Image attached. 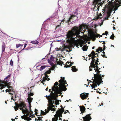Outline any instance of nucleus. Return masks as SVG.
<instances>
[{"mask_svg": "<svg viewBox=\"0 0 121 121\" xmlns=\"http://www.w3.org/2000/svg\"><path fill=\"white\" fill-rule=\"evenodd\" d=\"M60 78L61 79L59 81L60 84L58 82H56L54 84V86L52 87V90L54 92H52L50 95L48 96L47 95L46 96L48 103L51 104V110L53 111L56 110V109L54 108L55 107L54 105L59 104L58 100L57 99L58 97L60 95H58V94H61L62 91H65L67 89L65 84H67V83H66V81L65 80V78L61 77Z\"/></svg>", "mask_w": 121, "mask_h": 121, "instance_id": "obj_1", "label": "nucleus"}, {"mask_svg": "<svg viewBox=\"0 0 121 121\" xmlns=\"http://www.w3.org/2000/svg\"><path fill=\"white\" fill-rule=\"evenodd\" d=\"M82 28H79L78 27H76L72 31H68L66 35L67 42L70 44L71 43L73 40H75L76 36L80 34L81 31L82 30Z\"/></svg>", "mask_w": 121, "mask_h": 121, "instance_id": "obj_2", "label": "nucleus"}, {"mask_svg": "<svg viewBox=\"0 0 121 121\" xmlns=\"http://www.w3.org/2000/svg\"><path fill=\"white\" fill-rule=\"evenodd\" d=\"M17 106L22 111L23 113L26 114L25 116L26 117L24 118V120L28 121H30L31 120V118L29 117V114H27L29 112V111L27 108L25 104L23 102H21L19 104H18Z\"/></svg>", "mask_w": 121, "mask_h": 121, "instance_id": "obj_3", "label": "nucleus"}, {"mask_svg": "<svg viewBox=\"0 0 121 121\" xmlns=\"http://www.w3.org/2000/svg\"><path fill=\"white\" fill-rule=\"evenodd\" d=\"M10 77V75H9L6 78H4V80L2 84V85L3 86V88L1 89H3V88H5V87L7 86L8 89L5 90L6 92H12L13 91V87L12 86H9V79Z\"/></svg>", "mask_w": 121, "mask_h": 121, "instance_id": "obj_4", "label": "nucleus"}, {"mask_svg": "<svg viewBox=\"0 0 121 121\" xmlns=\"http://www.w3.org/2000/svg\"><path fill=\"white\" fill-rule=\"evenodd\" d=\"M77 15L78 13L77 12H74L73 14L71 15L69 19L66 22H68L69 24V23H72V22L75 21L78 19Z\"/></svg>", "mask_w": 121, "mask_h": 121, "instance_id": "obj_5", "label": "nucleus"}, {"mask_svg": "<svg viewBox=\"0 0 121 121\" xmlns=\"http://www.w3.org/2000/svg\"><path fill=\"white\" fill-rule=\"evenodd\" d=\"M98 62L95 61L94 60H92L91 63L90 65L91 66L89 67V69L90 71H92V69H91L92 68H94V70H97L99 68L98 66Z\"/></svg>", "mask_w": 121, "mask_h": 121, "instance_id": "obj_6", "label": "nucleus"}, {"mask_svg": "<svg viewBox=\"0 0 121 121\" xmlns=\"http://www.w3.org/2000/svg\"><path fill=\"white\" fill-rule=\"evenodd\" d=\"M51 72V70H47L44 73L45 76L43 77V79H42V81L41 80V82L43 84H44V82H45L46 80L48 81L50 80L49 78H48L49 76V75H48V74H49Z\"/></svg>", "mask_w": 121, "mask_h": 121, "instance_id": "obj_7", "label": "nucleus"}, {"mask_svg": "<svg viewBox=\"0 0 121 121\" xmlns=\"http://www.w3.org/2000/svg\"><path fill=\"white\" fill-rule=\"evenodd\" d=\"M98 36L102 37V35H100L99 34H98L96 32L92 33L90 36V37L93 41H95L96 39V37H98Z\"/></svg>", "mask_w": 121, "mask_h": 121, "instance_id": "obj_8", "label": "nucleus"}, {"mask_svg": "<svg viewBox=\"0 0 121 121\" xmlns=\"http://www.w3.org/2000/svg\"><path fill=\"white\" fill-rule=\"evenodd\" d=\"M101 78L99 79L98 77H97L94 80L95 85L97 84L98 86H99L100 84H101V83L103 82L102 78L101 77H100Z\"/></svg>", "mask_w": 121, "mask_h": 121, "instance_id": "obj_9", "label": "nucleus"}, {"mask_svg": "<svg viewBox=\"0 0 121 121\" xmlns=\"http://www.w3.org/2000/svg\"><path fill=\"white\" fill-rule=\"evenodd\" d=\"M89 94L86 93H86L84 92L83 93L80 94V97L82 99H86L87 98V97H88V95Z\"/></svg>", "mask_w": 121, "mask_h": 121, "instance_id": "obj_10", "label": "nucleus"}, {"mask_svg": "<svg viewBox=\"0 0 121 121\" xmlns=\"http://www.w3.org/2000/svg\"><path fill=\"white\" fill-rule=\"evenodd\" d=\"M63 112L61 110H58L56 112V114L60 118L62 117V114Z\"/></svg>", "mask_w": 121, "mask_h": 121, "instance_id": "obj_11", "label": "nucleus"}, {"mask_svg": "<svg viewBox=\"0 0 121 121\" xmlns=\"http://www.w3.org/2000/svg\"><path fill=\"white\" fill-rule=\"evenodd\" d=\"M27 99L28 101V103L29 104V105H30L31 103V102L32 100L33 99V98L30 97H29L27 98ZM31 106H29V108H30V111H31Z\"/></svg>", "mask_w": 121, "mask_h": 121, "instance_id": "obj_12", "label": "nucleus"}, {"mask_svg": "<svg viewBox=\"0 0 121 121\" xmlns=\"http://www.w3.org/2000/svg\"><path fill=\"white\" fill-rule=\"evenodd\" d=\"M98 55L97 54V53H95V54H94V55L93 56H92L91 57V59H92V60H93L95 61L96 60V62H99V61L98 60H95L94 59V58L95 57H98Z\"/></svg>", "mask_w": 121, "mask_h": 121, "instance_id": "obj_13", "label": "nucleus"}, {"mask_svg": "<svg viewBox=\"0 0 121 121\" xmlns=\"http://www.w3.org/2000/svg\"><path fill=\"white\" fill-rule=\"evenodd\" d=\"M98 4V3L95 4V7L94 8V9H95L96 11L99 10V8L100 6Z\"/></svg>", "mask_w": 121, "mask_h": 121, "instance_id": "obj_14", "label": "nucleus"}, {"mask_svg": "<svg viewBox=\"0 0 121 121\" xmlns=\"http://www.w3.org/2000/svg\"><path fill=\"white\" fill-rule=\"evenodd\" d=\"M41 113L43 115H44L46 114L47 113H48L49 112V111L47 109H45V112L44 111H43L42 110H41Z\"/></svg>", "mask_w": 121, "mask_h": 121, "instance_id": "obj_15", "label": "nucleus"}, {"mask_svg": "<svg viewBox=\"0 0 121 121\" xmlns=\"http://www.w3.org/2000/svg\"><path fill=\"white\" fill-rule=\"evenodd\" d=\"M54 117L52 118V121H57L58 119V117L55 114L54 115Z\"/></svg>", "mask_w": 121, "mask_h": 121, "instance_id": "obj_16", "label": "nucleus"}, {"mask_svg": "<svg viewBox=\"0 0 121 121\" xmlns=\"http://www.w3.org/2000/svg\"><path fill=\"white\" fill-rule=\"evenodd\" d=\"M111 13L109 12H107L106 16L104 17V19L108 20V18L110 16Z\"/></svg>", "mask_w": 121, "mask_h": 121, "instance_id": "obj_17", "label": "nucleus"}, {"mask_svg": "<svg viewBox=\"0 0 121 121\" xmlns=\"http://www.w3.org/2000/svg\"><path fill=\"white\" fill-rule=\"evenodd\" d=\"M84 33L86 32V33L87 34L90 33L91 32V30H89L88 28L86 29L85 30H84Z\"/></svg>", "mask_w": 121, "mask_h": 121, "instance_id": "obj_18", "label": "nucleus"}, {"mask_svg": "<svg viewBox=\"0 0 121 121\" xmlns=\"http://www.w3.org/2000/svg\"><path fill=\"white\" fill-rule=\"evenodd\" d=\"M72 70L73 72H76L78 70L75 66H72Z\"/></svg>", "mask_w": 121, "mask_h": 121, "instance_id": "obj_19", "label": "nucleus"}, {"mask_svg": "<svg viewBox=\"0 0 121 121\" xmlns=\"http://www.w3.org/2000/svg\"><path fill=\"white\" fill-rule=\"evenodd\" d=\"M89 81L91 82V83H93V86L92 85H91V84L90 85L91 86L92 88V89L94 88H95V87H96L97 86V84H95V85L94 84H95V83H94V82H91L90 80H89Z\"/></svg>", "mask_w": 121, "mask_h": 121, "instance_id": "obj_20", "label": "nucleus"}, {"mask_svg": "<svg viewBox=\"0 0 121 121\" xmlns=\"http://www.w3.org/2000/svg\"><path fill=\"white\" fill-rule=\"evenodd\" d=\"M59 60L60 61H56V64L58 65H61V66H62V65L64 63L63 62L60 61V60Z\"/></svg>", "mask_w": 121, "mask_h": 121, "instance_id": "obj_21", "label": "nucleus"}, {"mask_svg": "<svg viewBox=\"0 0 121 121\" xmlns=\"http://www.w3.org/2000/svg\"><path fill=\"white\" fill-rule=\"evenodd\" d=\"M82 50L84 51H86L87 50L88 48L87 47V46L84 45L82 48Z\"/></svg>", "mask_w": 121, "mask_h": 121, "instance_id": "obj_22", "label": "nucleus"}, {"mask_svg": "<svg viewBox=\"0 0 121 121\" xmlns=\"http://www.w3.org/2000/svg\"><path fill=\"white\" fill-rule=\"evenodd\" d=\"M80 110L81 112L82 113V114H83L82 113L83 112V111H85V108L83 106L82 108H80Z\"/></svg>", "mask_w": 121, "mask_h": 121, "instance_id": "obj_23", "label": "nucleus"}, {"mask_svg": "<svg viewBox=\"0 0 121 121\" xmlns=\"http://www.w3.org/2000/svg\"><path fill=\"white\" fill-rule=\"evenodd\" d=\"M10 94H11V95H12V96L11 97V100H12V99H13V100H14L15 101V100L14 99H13V95H14V94H13V93H9ZM14 95L15 96H14V98H16V95L14 93Z\"/></svg>", "mask_w": 121, "mask_h": 121, "instance_id": "obj_24", "label": "nucleus"}, {"mask_svg": "<svg viewBox=\"0 0 121 121\" xmlns=\"http://www.w3.org/2000/svg\"><path fill=\"white\" fill-rule=\"evenodd\" d=\"M31 43L33 44H37L39 43V42L38 41L35 40L32 41Z\"/></svg>", "mask_w": 121, "mask_h": 121, "instance_id": "obj_25", "label": "nucleus"}, {"mask_svg": "<svg viewBox=\"0 0 121 121\" xmlns=\"http://www.w3.org/2000/svg\"><path fill=\"white\" fill-rule=\"evenodd\" d=\"M48 63L52 66L54 64L51 61V60H50L49 59L48 60Z\"/></svg>", "mask_w": 121, "mask_h": 121, "instance_id": "obj_26", "label": "nucleus"}, {"mask_svg": "<svg viewBox=\"0 0 121 121\" xmlns=\"http://www.w3.org/2000/svg\"><path fill=\"white\" fill-rule=\"evenodd\" d=\"M5 49V46L4 45L2 46V53H3Z\"/></svg>", "mask_w": 121, "mask_h": 121, "instance_id": "obj_27", "label": "nucleus"}, {"mask_svg": "<svg viewBox=\"0 0 121 121\" xmlns=\"http://www.w3.org/2000/svg\"><path fill=\"white\" fill-rule=\"evenodd\" d=\"M46 67V66L45 65H43L41 66L40 69V71L42 70L43 69H45Z\"/></svg>", "mask_w": 121, "mask_h": 121, "instance_id": "obj_28", "label": "nucleus"}, {"mask_svg": "<svg viewBox=\"0 0 121 121\" xmlns=\"http://www.w3.org/2000/svg\"><path fill=\"white\" fill-rule=\"evenodd\" d=\"M86 120L85 121H90V120L91 119V117H86Z\"/></svg>", "mask_w": 121, "mask_h": 121, "instance_id": "obj_29", "label": "nucleus"}, {"mask_svg": "<svg viewBox=\"0 0 121 121\" xmlns=\"http://www.w3.org/2000/svg\"><path fill=\"white\" fill-rule=\"evenodd\" d=\"M61 23L62 22L60 23L58 25L56 26V29H59V28L60 27V26H61Z\"/></svg>", "mask_w": 121, "mask_h": 121, "instance_id": "obj_30", "label": "nucleus"}, {"mask_svg": "<svg viewBox=\"0 0 121 121\" xmlns=\"http://www.w3.org/2000/svg\"><path fill=\"white\" fill-rule=\"evenodd\" d=\"M54 57L52 55L50 58V60L53 61L54 60Z\"/></svg>", "mask_w": 121, "mask_h": 121, "instance_id": "obj_31", "label": "nucleus"}, {"mask_svg": "<svg viewBox=\"0 0 121 121\" xmlns=\"http://www.w3.org/2000/svg\"><path fill=\"white\" fill-rule=\"evenodd\" d=\"M98 17L99 18L101 19L102 17V16L101 13H100L99 15H98Z\"/></svg>", "mask_w": 121, "mask_h": 121, "instance_id": "obj_32", "label": "nucleus"}, {"mask_svg": "<svg viewBox=\"0 0 121 121\" xmlns=\"http://www.w3.org/2000/svg\"><path fill=\"white\" fill-rule=\"evenodd\" d=\"M95 71L97 72H96V74H94V76L96 75L97 74H99V73H100V71L99 70H95Z\"/></svg>", "mask_w": 121, "mask_h": 121, "instance_id": "obj_33", "label": "nucleus"}, {"mask_svg": "<svg viewBox=\"0 0 121 121\" xmlns=\"http://www.w3.org/2000/svg\"><path fill=\"white\" fill-rule=\"evenodd\" d=\"M114 34H112L110 37V39L112 40H113L114 39Z\"/></svg>", "mask_w": 121, "mask_h": 121, "instance_id": "obj_34", "label": "nucleus"}, {"mask_svg": "<svg viewBox=\"0 0 121 121\" xmlns=\"http://www.w3.org/2000/svg\"><path fill=\"white\" fill-rule=\"evenodd\" d=\"M95 54V52L93 51H92L91 52V54L92 55V56H93L94 55V54Z\"/></svg>", "mask_w": 121, "mask_h": 121, "instance_id": "obj_35", "label": "nucleus"}, {"mask_svg": "<svg viewBox=\"0 0 121 121\" xmlns=\"http://www.w3.org/2000/svg\"><path fill=\"white\" fill-rule=\"evenodd\" d=\"M13 62L12 61V60H10V64L12 66L13 65Z\"/></svg>", "mask_w": 121, "mask_h": 121, "instance_id": "obj_36", "label": "nucleus"}, {"mask_svg": "<svg viewBox=\"0 0 121 121\" xmlns=\"http://www.w3.org/2000/svg\"><path fill=\"white\" fill-rule=\"evenodd\" d=\"M98 49L99 51H102V50L103 49L102 48L100 47L98 48Z\"/></svg>", "mask_w": 121, "mask_h": 121, "instance_id": "obj_37", "label": "nucleus"}, {"mask_svg": "<svg viewBox=\"0 0 121 121\" xmlns=\"http://www.w3.org/2000/svg\"><path fill=\"white\" fill-rule=\"evenodd\" d=\"M22 45L20 44H17L16 45V47L17 48H18L19 47L21 46Z\"/></svg>", "mask_w": 121, "mask_h": 121, "instance_id": "obj_38", "label": "nucleus"}, {"mask_svg": "<svg viewBox=\"0 0 121 121\" xmlns=\"http://www.w3.org/2000/svg\"><path fill=\"white\" fill-rule=\"evenodd\" d=\"M115 9H116L115 8H114V6H113V8L111 9L112 12V11H114V10H115ZM115 11L113 13H115Z\"/></svg>", "mask_w": 121, "mask_h": 121, "instance_id": "obj_39", "label": "nucleus"}, {"mask_svg": "<svg viewBox=\"0 0 121 121\" xmlns=\"http://www.w3.org/2000/svg\"><path fill=\"white\" fill-rule=\"evenodd\" d=\"M55 50H56L57 51H59L60 50H61V49L60 48H55Z\"/></svg>", "mask_w": 121, "mask_h": 121, "instance_id": "obj_40", "label": "nucleus"}, {"mask_svg": "<svg viewBox=\"0 0 121 121\" xmlns=\"http://www.w3.org/2000/svg\"><path fill=\"white\" fill-rule=\"evenodd\" d=\"M99 76H100V78H99L100 79L101 78L100 77H101V76L102 77H104V75H101V74H99Z\"/></svg>", "mask_w": 121, "mask_h": 121, "instance_id": "obj_41", "label": "nucleus"}, {"mask_svg": "<svg viewBox=\"0 0 121 121\" xmlns=\"http://www.w3.org/2000/svg\"><path fill=\"white\" fill-rule=\"evenodd\" d=\"M91 115V114H88L87 115H86V117H90V115Z\"/></svg>", "mask_w": 121, "mask_h": 121, "instance_id": "obj_42", "label": "nucleus"}, {"mask_svg": "<svg viewBox=\"0 0 121 121\" xmlns=\"http://www.w3.org/2000/svg\"><path fill=\"white\" fill-rule=\"evenodd\" d=\"M41 117H38V119H39V120L42 121V119L41 118Z\"/></svg>", "mask_w": 121, "mask_h": 121, "instance_id": "obj_43", "label": "nucleus"}, {"mask_svg": "<svg viewBox=\"0 0 121 121\" xmlns=\"http://www.w3.org/2000/svg\"><path fill=\"white\" fill-rule=\"evenodd\" d=\"M29 95L30 96H32L33 95V94L32 93H30V94H29Z\"/></svg>", "mask_w": 121, "mask_h": 121, "instance_id": "obj_44", "label": "nucleus"}, {"mask_svg": "<svg viewBox=\"0 0 121 121\" xmlns=\"http://www.w3.org/2000/svg\"><path fill=\"white\" fill-rule=\"evenodd\" d=\"M26 117V116L25 117H23V116H22L21 117V118L22 119H24V118H25Z\"/></svg>", "mask_w": 121, "mask_h": 121, "instance_id": "obj_45", "label": "nucleus"}, {"mask_svg": "<svg viewBox=\"0 0 121 121\" xmlns=\"http://www.w3.org/2000/svg\"><path fill=\"white\" fill-rule=\"evenodd\" d=\"M88 56L89 57H91L92 56V55L91 54H90Z\"/></svg>", "mask_w": 121, "mask_h": 121, "instance_id": "obj_46", "label": "nucleus"}, {"mask_svg": "<svg viewBox=\"0 0 121 121\" xmlns=\"http://www.w3.org/2000/svg\"><path fill=\"white\" fill-rule=\"evenodd\" d=\"M27 45V44L26 43H25V44L24 46V48H25L26 47Z\"/></svg>", "mask_w": 121, "mask_h": 121, "instance_id": "obj_47", "label": "nucleus"}, {"mask_svg": "<svg viewBox=\"0 0 121 121\" xmlns=\"http://www.w3.org/2000/svg\"><path fill=\"white\" fill-rule=\"evenodd\" d=\"M105 45H103L104 46ZM106 47H104V48L103 49V50H102V51H104V50L105 49V48Z\"/></svg>", "mask_w": 121, "mask_h": 121, "instance_id": "obj_48", "label": "nucleus"}, {"mask_svg": "<svg viewBox=\"0 0 121 121\" xmlns=\"http://www.w3.org/2000/svg\"><path fill=\"white\" fill-rule=\"evenodd\" d=\"M64 21H62L61 22H62V23H61V24H64Z\"/></svg>", "mask_w": 121, "mask_h": 121, "instance_id": "obj_49", "label": "nucleus"}, {"mask_svg": "<svg viewBox=\"0 0 121 121\" xmlns=\"http://www.w3.org/2000/svg\"><path fill=\"white\" fill-rule=\"evenodd\" d=\"M70 66H69V65H67L66 67V68H69V67H70Z\"/></svg>", "mask_w": 121, "mask_h": 121, "instance_id": "obj_50", "label": "nucleus"}, {"mask_svg": "<svg viewBox=\"0 0 121 121\" xmlns=\"http://www.w3.org/2000/svg\"><path fill=\"white\" fill-rule=\"evenodd\" d=\"M108 32H107V31H105V34H106V35H107V34H108Z\"/></svg>", "mask_w": 121, "mask_h": 121, "instance_id": "obj_51", "label": "nucleus"}, {"mask_svg": "<svg viewBox=\"0 0 121 121\" xmlns=\"http://www.w3.org/2000/svg\"><path fill=\"white\" fill-rule=\"evenodd\" d=\"M103 44H105V41H103Z\"/></svg>", "mask_w": 121, "mask_h": 121, "instance_id": "obj_52", "label": "nucleus"}, {"mask_svg": "<svg viewBox=\"0 0 121 121\" xmlns=\"http://www.w3.org/2000/svg\"><path fill=\"white\" fill-rule=\"evenodd\" d=\"M105 56V54H104V55H103V56L104 57H105V58H107V57H106V56Z\"/></svg>", "mask_w": 121, "mask_h": 121, "instance_id": "obj_53", "label": "nucleus"}, {"mask_svg": "<svg viewBox=\"0 0 121 121\" xmlns=\"http://www.w3.org/2000/svg\"><path fill=\"white\" fill-rule=\"evenodd\" d=\"M62 111L63 112H64V108H62Z\"/></svg>", "mask_w": 121, "mask_h": 121, "instance_id": "obj_54", "label": "nucleus"}, {"mask_svg": "<svg viewBox=\"0 0 121 121\" xmlns=\"http://www.w3.org/2000/svg\"><path fill=\"white\" fill-rule=\"evenodd\" d=\"M71 50H70V51H69L68 50H66V51H67V52H70V51H71Z\"/></svg>", "mask_w": 121, "mask_h": 121, "instance_id": "obj_55", "label": "nucleus"}, {"mask_svg": "<svg viewBox=\"0 0 121 121\" xmlns=\"http://www.w3.org/2000/svg\"><path fill=\"white\" fill-rule=\"evenodd\" d=\"M86 116L85 117H82V118H83V119H85V117L86 118Z\"/></svg>", "mask_w": 121, "mask_h": 121, "instance_id": "obj_56", "label": "nucleus"}, {"mask_svg": "<svg viewBox=\"0 0 121 121\" xmlns=\"http://www.w3.org/2000/svg\"><path fill=\"white\" fill-rule=\"evenodd\" d=\"M48 88L47 87L46 88V91H47L48 90Z\"/></svg>", "mask_w": 121, "mask_h": 121, "instance_id": "obj_57", "label": "nucleus"}, {"mask_svg": "<svg viewBox=\"0 0 121 121\" xmlns=\"http://www.w3.org/2000/svg\"><path fill=\"white\" fill-rule=\"evenodd\" d=\"M0 91H3V92H4V90H3V91L2 90V89L0 90Z\"/></svg>", "mask_w": 121, "mask_h": 121, "instance_id": "obj_58", "label": "nucleus"}, {"mask_svg": "<svg viewBox=\"0 0 121 121\" xmlns=\"http://www.w3.org/2000/svg\"><path fill=\"white\" fill-rule=\"evenodd\" d=\"M113 29L114 30H116V29L115 28V27H114L113 26Z\"/></svg>", "mask_w": 121, "mask_h": 121, "instance_id": "obj_59", "label": "nucleus"}, {"mask_svg": "<svg viewBox=\"0 0 121 121\" xmlns=\"http://www.w3.org/2000/svg\"><path fill=\"white\" fill-rule=\"evenodd\" d=\"M95 48V47H93L92 48V49H93Z\"/></svg>", "mask_w": 121, "mask_h": 121, "instance_id": "obj_60", "label": "nucleus"}, {"mask_svg": "<svg viewBox=\"0 0 121 121\" xmlns=\"http://www.w3.org/2000/svg\"><path fill=\"white\" fill-rule=\"evenodd\" d=\"M5 104H7V102L6 101H5Z\"/></svg>", "mask_w": 121, "mask_h": 121, "instance_id": "obj_61", "label": "nucleus"}, {"mask_svg": "<svg viewBox=\"0 0 121 121\" xmlns=\"http://www.w3.org/2000/svg\"><path fill=\"white\" fill-rule=\"evenodd\" d=\"M67 113V112H64V114H66Z\"/></svg>", "mask_w": 121, "mask_h": 121, "instance_id": "obj_62", "label": "nucleus"}, {"mask_svg": "<svg viewBox=\"0 0 121 121\" xmlns=\"http://www.w3.org/2000/svg\"><path fill=\"white\" fill-rule=\"evenodd\" d=\"M49 92H51V89H49Z\"/></svg>", "mask_w": 121, "mask_h": 121, "instance_id": "obj_63", "label": "nucleus"}, {"mask_svg": "<svg viewBox=\"0 0 121 121\" xmlns=\"http://www.w3.org/2000/svg\"><path fill=\"white\" fill-rule=\"evenodd\" d=\"M100 68H98V70H100Z\"/></svg>", "mask_w": 121, "mask_h": 121, "instance_id": "obj_64", "label": "nucleus"}]
</instances>
